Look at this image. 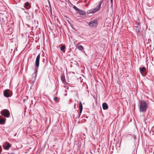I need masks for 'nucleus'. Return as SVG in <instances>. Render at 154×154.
Listing matches in <instances>:
<instances>
[{"label": "nucleus", "instance_id": "1", "mask_svg": "<svg viewBox=\"0 0 154 154\" xmlns=\"http://www.w3.org/2000/svg\"><path fill=\"white\" fill-rule=\"evenodd\" d=\"M139 110L141 112H145L148 107L146 102L144 100H141L139 105Z\"/></svg>", "mask_w": 154, "mask_h": 154}, {"label": "nucleus", "instance_id": "13", "mask_svg": "<svg viewBox=\"0 0 154 154\" xmlns=\"http://www.w3.org/2000/svg\"><path fill=\"white\" fill-rule=\"evenodd\" d=\"M76 47L79 50H82L83 49V48L82 45H79L78 44H77L76 45Z\"/></svg>", "mask_w": 154, "mask_h": 154}, {"label": "nucleus", "instance_id": "5", "mask_svg": "<svg viewBox=\"0 0 154 154\" xmlns=\"http://www.w3.org/2000/svg\"><path fill=\"white\" fill-rule=\"evenodd\" d=\"M4 96L7 97H11L12 95V92L9 89H6L4 91Z\"/></svg>", "mask_w": 154, "mask_h": 154}, {"label": "nucleus", "instance_id": "15", "mask_svg": "<svg viewBox=\"0 0 154 154\" xmlns=\"http://www.w3.org/2000/svg\"><path fill=\"white\" fill-rule=\"evenodd\" d=\"M139 70L140 72H142L146 70V69L145 67H143L141 68L140 67L139 69Z\"/></svg>", "mask_w": 154, "mask_h": 154}, {"label": "nucleus", "instance_id": "9", "mask_svg": "<svg viewBox=\"0 0 154 154\" xmlns=\"http://www.w3.org/2000/svg\"><path fill=\"white\" fill-rule=\"evenodd\" d=\"M24 5V8L26 10H28L31 8L30 4L28 2H26Z\"/></svg>", "mask_w": 154, "mask_h": 154}, {"label": "nucleus", "instance_id": "20", "mask_svg": "<svg viewBox=\"0 0 154 154\" xmlns=\"http://www.w3.org/2000/svg\"><path fill=\"white\" fill-rule=\"evenodd\" d=\"M110 1L112 4V5L113 3V0H110Z\"/></svg>", "mask_w": 154, "mask_h": 154}, {"label": "nucleus", "instance_id": "2", "mask_svg": "<svg viewBox=\"0 0 154 154\" xmlns=\"http://www.w3.org/2000/svg\"><path fill=\"white\" fill-rule=\"evenodd\" d=\"M40 55V54H39L37 57L35 63V69L34 73L35 75V77H36L37 75L38 69L39 66Z\"/></svg>", "mask_w": 154, "mask_h": 154}, {"label": "nucleus", "instance_id": "18", "mask_svg": "<svg viewBox=\"0 0 154 154\" xmlns=\"http://www.w3.org/2000/svg\"><path fill=\"white\" fill-rule=\"evenodd\" d=\"M54 100L56 101V102H58V99L57 97H54Z\"/></svg>", "mask_w": 154, "mask_h": 154}, {"label": "nucleus", "instance_id": "7", "mask_svg": "<svg viewBox=\"0 0 154 154\" xmlns=\"http://www.w3.org/2000/svg\"><path fill=\"white\" fill-rule=\"evenodd\" d=\"M11 145L8 142H6L3 145V149H5L8 150L9 149V148L11 147Z\"/></svg>", "mask_w": 154, "mask_h": 154}, {"label": "nucleus", "instance_id": "17", "mask_svg": "<svg viewBox=\"0 0 154 154\" xmlns=\"http://www.w3.org/2000/svg\"><path fill=\"white\" fill-rule=\"evenodd\" d=\"M65 47L64 46H62L61 47L60 49V50L62 51L65 50Z\"/></svg>", "mask_w": 154, "mask_h": 154}, {"label": "nucleus", "instance_id": "12", "mask_svg": "<svg viewBox=\"0 0 154 154\" xmlns=\"http://www.w3.org/2000/svg\"><path fill=\"white\" fill-rule=\"evenodd\" d=\"M78 12L80 14H81L82 15H86V13L85 11L81 10L79 9V10L78 11Z\"/></svg>", "mask_w": 154, "mask_h": 154}, {"label": "nucleus", "instance_id": "8", "mask_svg": "<svg viewBox=\"0 0 154 154\" xmlns=\"http://www.w3.org/2000/svg\"><path fill=\"white\" fill-rule=\"evenodd\" d=\"M79 112L78 113V115L77 117L78 118H79L81 115V114L82 113V108H83V106L82 105V102L81 101H80L79 102ZM77 117H75V118H76Z\"/></svg>", "mask_w": 154, "mask_h": 154}, {"label": "nucleus", "instance_id": "22", "mask_svg": "<svg viewBox=\"0 0 154 154\" xmlns=\"http://www.w3.org/2000/svg\"><path fill=\"white\" fill-rule=\"evenodd\" d=\"M74 108H75V109L76 108V105H75V104Z\"/></svg>", "mask_w": 154, "mask_h": 154}, {"label": "nucleus", "instance_id": "16", "mask_svg": "<svg viewBox=\"0 0 154 154\" xmlns=\"http://www.w3.org/2000/svg\"><path fill=\"white\" fill-rule=\"evenodd\" d=\"M61 80L62 82L63 83H64L65 81H66L65 78L64 77V76H61Z\"/></svg>", "mask_w": 154, "mask_h": 154}, {"label": "nucleus", "instance_id": "21", "mask_svg": "<svg viewBox=\"0 0 154 154\" xmlns=\"http://www.w3.org/2000/svg\"><path fill=\"white\" fill-rule=\"evenodd\" d=\"M2 149L1 147V146H0V151H1V152L2 151Z\"/></svg>", "mask_w": 154, "mask_h": 154}, {"label": "nucleus", "instance_id": "3", "mask_svg": "<svg viewBox=\"0 0 154 154\" xmlns=\"http://www.w3.org/2000/svg\"><path fill=\"white\" fill-rule=\"evenodd\" d=\"M102 1L99 2L98 5L95 8L91 9L90 12L91 13H94L99 11L100 8Z\"/></svg>", "mask_w": 154, "mask_h": 154}, {"label": "nucleus", "instance_id": "11", "mask_svg": "<svg viewBox=\"0 0 154 154\" xmlns=\"http://www.w3.org/2000/svg\"><path fill=\"white\" fill-rule=\"evenodd\" d=\"M102 107L104 110H106L108 109V106L107 103H104L102 104Z\"/></svg>", "mask_w": 154, "mask_h": 154}, {"label": "nucleus", "instance_id": "25", "mask_svg": "<svg viewBox=\"0 0 154 154\" xmlns=\"http://www.w3.org/2000/svg\"><path fill=\"white\" fill-rule=\"evenodd\" d=\"M23 102H24V101H25V99H24V100H23Z\"/></svg>", "mask_w": 154, "mask_h": 154}, {"label": "nucleus", "instance_id": "6", "mask_svg": "<svg viewBox=\"0 0 154 154\" xmlns=\"http://www.w3.org/2000/svg\"><path fill=\"white\" fill-rule=\"evenodd\" d=\"M90 27H96L97 25V22L96 19H94L90 21L88 23Z\"/></svg>", "mask_w": 154, "mask_h": 154}, {"label": "nucleus", "instance_id": "23", "mask_svg": "<svg viewBox=\"0 0 154 154\" xmlns=\"http://www.w3.org/2000/svg\"><path fill=\"white\" fill-rule=\"evenodd\" d=\"M22 10H25V9L24 8H22Z\"/></svg>", "mask_w": 154, "mask_h": 154}, {"label": "nucleus", "instance_id": "19", "mask_svg": "<svg viewBox=\"0 0 154 154\" xmlns=\"http://www.w3.org/2000/svg\"><path fill=\"white\" fill-rule=\"evenodd\" d=\"M73 8L75 9L76 10L78 11L79 10V9L77 8L75 6H74Z\"/></svg>", "mask_w": 154, "mask_h": 154}, {"label": "nucleus", "instance_id": "24", "mask_svg": "<svg viewBox=\"0 0 154 154\" xmlns=\"http://www.w3.org/2000/svg\"><path fill=\"white\" fill-rule=\"evenodd\" d=\"M17 134H16L14 135V136H16V135H17Z\"/></svg>", "mask_w": 154, "mask_h": 154}, {"label": "nucleus", "instance_id": "14", "mask_svg": "<svg viewBox=\"0 0 154 154\" xmlns=\"http://www.w3.org/2000/svg\"><path fill=\"white\" fill-rule=\"evenodd\" d=\"M5 119H6L5 118V119H4L1 118L0 119V124H3L5 122Z\"/></svg>", "mask_w": 154, "mask_h": 154}, {"label": "nucleus", "instance_id": "4", "mask_svg": "<svg viewBox=\"0 0 154 154\" xmlns=\"http://www.w3.org/2000/svg\"><path fill=\"white\" fill-rule=\"evenodd\" d=\"M1 114L6 117H9L10 115L9 111L6 109L2 110L1 112Z\"/></svg>", "mask_w": 154, "mask_h": 154}, {"label": "nucleus", "instance_id": "10", "mask_svg": "<svg viewBox=\"0 0 154 154\" xmlns=\"http://www.w3.org/2000/svg\"><path fill=\"white\" fill-rule=\"evenodd\" d=\"M138 26L136 27L137 28L136 29V32H137V34L138 35H139L140 34V23H138Z\"/></svg>", "mask_w": 154, "mask_h": 154}]
</instances>
